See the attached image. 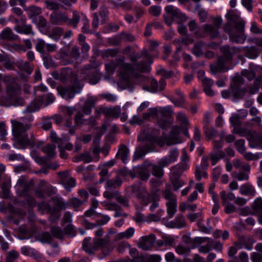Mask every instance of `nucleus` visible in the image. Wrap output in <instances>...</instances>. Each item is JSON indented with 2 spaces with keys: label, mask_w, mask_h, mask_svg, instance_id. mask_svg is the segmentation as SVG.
Returning <instances> with one entry per match:
<instances>
[{
  "label": "nucleus",
  "mask_w": 262,
  "mask_h": 262,
  "mask_svg": "<svg viewBox=\"0 0 262 262\" xmlns=\"http://www.w3.org/2000/svg\"><path fill=\"white\" fill-rule=\"evenodd\" d=\"M165 11L173 17H179L182 15L181 11L172 5H168L165 7Z\"/></svg>",
  "instance_id": "38"
},
{
  "label": "nucleus",
  "mask_w": 262,
  "mask_h": 262,
  "mask_svg": "<svg viewBox=\"0 0 262 262\" xmlns=\"http://www.w3.org/2000/svg\"><path fill=\"white\" fill-rule=\"evenodd\" d=\"M47 44L45 41L41 39H38L37 43L36 44V50L41 54H43L45 52V49H46Z\"/></svg>",
  "instance_id": "48"
},
{
  "label": "nucleus",
  "mask_w": 262,
  "mask_h": 262,
  "mask_svg": "<svg viewBox=\"0 0 262 262\" xmlns=\"http://www.w3.org/2000/svg\"><path fill=\"white\" fill-rule=\"evenodd\" d=\"M241 50L240 48H230L228 46H224L222 47L221 51L223 53V56L218 58L216 63L210 65L211 72L213 73H216L222 71L228 70L229 68L226 67V64L231 60L232 55L240 52Z\"/></svg>",
  "instance_id": "6"
},
{
  "label": "nucleus",
  "mask_w": 262,
  "mask_h": 262,
  "mask_svg": "<svg viewBox=\"0 0 262 262\" xmlns=\"http://www.w3.org/2000/svg\"><path fill=\"white\" fill-rule=\"evenodd\" d=\"M246 51L247 56L251 58H256L258 55L254 49V48L245 47L243 48Z\"/></svg>",
  "instance_id": "63"
},
{
  "label": "nucleus",
  "mask_w": 262,
  "mask_h": 262,
  "mask_svg": "<svg viewBox=\"0 0 262 262\" xmlns=\"http://www.w3.org/2000/svg\"><path fill=\"white\" fill-rule=\"evenodd\" d=\"M68 70L66 69H62L60 73L57 72H54L52 73V75L55 79L62 80L66 78V74Z\"/></svg>",
  "instance_id": "52"
},
{
  "label": "nucleus",
  "mask_w": 262,
  "mask_h": 262,
  "mask_svg": "<svg viewBox=\"0 0 262 262\" xmlns=\"http://www.w3.org/2000/svg\"><path fill=\"white\" fill-rule=\"evenodd\" d=\"M106 190L103 193V196L108 199H116L119 194V192L117 190L105 188Z\"/></svg>",
  "instance_id": "41"
},
{
  "label": "nucleus",
  "mask_w": 262,
  "mask_h": 262,
  "mask_svg": "<svg viewBox=\"0 0 262 262\" xmlns=\"http://www.w3.org/2000/svg\"><path fill=\"white\" fill-rule=\"evenodd\" d=\"M28 15L30 17L33 18L41 13V9L37 6H31L28 9Z\"/></svg>",
  "instance_id": "44"
},
{
  "label": "nucleus",
  "mask_w": 262,
  "mask_h": 262,
  "mask_svg": "<svg viewBox=\"0 0 262 262\" xmlns=\"http://www.w3.org/2000/svg\"><path fill=\"white\" fill-rule=\"evenodd\" d=\"M47 90V87L43 84L39 85L35 88L34 94L37 98H36L34 101H32L24 111V113L29 114L28 116V121L30 122L33 120V116L30 114V113L39 110L41 105L43 104V98L39 93L45 92Z\"/></svg>",
  "instance_id": "9"
},
{
  "label": "nucleus",
  "mask_w": 262,
  "mask_h": 262,
  "mask_svg": "<svg viewBox=\"0 0 262 262\" xmlns=\"http://www.w3.org/2000/svg\"><path fill=\"white\" fill-rule=\"evenodd\" d=\"M189 160V157L186 152L185 149H183L182 150V154L181 157V165H176V166L172 167V172H175L176 169L179 167V168L182 171L187 169L189 167V165L187 164V162Z\"/></svg>",
  "instance_id": "19"
},
{
  "label": "nucleus",
  "mask_w": 262,
  "mask_h": 262,
  "mask_svg": "<svg viewBox=\"0 0 262 262\" xmlns=\"http://www.w3.org/2000/svg\"><path fill=\"white\" fill-rule=\"evenodd\" d=\"M81 17L79 13L77 11L74 10L73 11V17L69 20V23L74 28H76Z\"/></svg>",
  "instance_id": "46"
},
{
  "label": "nucleus",
  "mask_w": 262,
  "mask_h": 262,
  "mask_svg": "<svg viewBox=\"0 0 262 262\" xmlns=\"http://www.w3.org/2000/svg\"><path fill=\"white\" fill-rule=\"evenodd\" d=\"M36 24L39 31L43 34H46L49 30L46 19L42 16H39L36 18Z\"/></svg>",
  "instance_id": "24"
},
{
  "label": "nucleus",
  "mask_w": 262,
  "mask_h": 262,
  "mask_svg": "<svg viewBox=\"0 0 262 262\" xmlns=\"http://www.w3.org/2000/svg\"><path fill=\"white\" fill-rule=\"evenodd\" d=\"M123 54L127 55L130 58V61L133 62V66L131 64L133 69L137 70V72L141 75L142 73L148 72L150 68L148 63H151L152 61L150 55L147 54L146 52H143L142 55L144 56L146 61H142L141 63H135V62L140 58L139 54L135 53L133 52L132 49L130 47H127L123 50Z\"/></svg>",
  "instance_id": "4"
},
{
  "label": "nucleus",
  "mask_w": 262,
  "mask_h": 262,
  "mask_svg": "<svg viewBox=\"0 0 262 262\" xmlns=\"http://www.w3.org/2000/svg\"><path fill=\"white\" fill-rule=\"evenodd\" d=\"M98 238H94L93 243H91V238H84L82 243L83 249L89 254H92L98 249Z\"/></svg>",
  "instance_id": "14"
},
{
  "label": "nucleus",
  "mask_w": 262,
  "mask_h": 262,
  "mask_svg": "<svg viewBox=\"0 0 262 262\" xmlns=\"http://www.w3.org/2000/svg\"><path fill=\"white\" fill-rule=\"evenodd\" d=\"M261 79L256 78L254 81L253 85L249 89V93L251 94H254L258 92L259 89Z\"/></svg>",
  "instance_id": "50"
},
{
  "label": "nucleus",
  "mask_w": 262,
  "mask_h": 262,
  "mask_svg": "<svg viewBox=\"0 0 262 262\" xmlns=\"http://www.w3.org/2000/svg\"><path fill=\"white\" fill-rule=\"evenodd\" d=\"M82 22L83 23V27L82 28V32L84 33L90 32L89 29V22L86 16L83 15L82 13L81 14Z\"/></svg>",
  "instance_id": "58"
},
{
  "label": "nucleus",
  "mask_w": 262,
  "mask_h": 262,
  "mask_svg": "<svg viewBox=\"0 0 262 262\" xmlns=\"http://www.w3.org/2000/svg\"><path fill=\"white\" fill-rule=\"evenodd\" d=\"M11 187L10 180L5 181L2 186V190L3 192V197L7 198L9 196V189Z\"/></svg>",
  "instance_id": "42"
},
{
  "label": "nucleus",
  "mask_w": 262,
  "mask_h": 262,
  "mask_svg": "<svg viewBox=\"0 0 262 262\" xmlns=\"http://www.w3.org/2000/svg\"><path fill=\"white\" fill-rule=\"evenodd\" d=\"M253 208L256 212L262 210V199L260 198L256 199L254 202Z\"/></svg>",
  "instance_id": "64"
},
{
  "label": "nucleus",
  "mask_w": 262,
  "mask_h": 262,
  "mask_svg": "<svg viewBox=\"0 0 262 262\" xmlns=\"http://www.w3.org/2000/svg\"><path fill=\"white\" fill-rule=\"evenodd\" d=\"M135 229L133 227H129L124 232H120L116 235L115 240L116 241L125 238L129 239L134 234Z\"/></svg>",
  "instance_id": "23"
},
{
  "label": "nucleus",
  "mask_w": 262,
  "mask_h": 262,
  "mask_svg": "<svg viewBox=\"0 0 262 262\" xmlns=\"http://www.w3.org/2000/svg\"><path fill=\"white\" fill-rule=\"evenodd\" d=\"M63 29L58 27L53 28L50 32H48V36L55 41H58L63 35Z\"/></svg>",
  "instance_id": "26"
},
{
  "label": "nucleus",
  "mask_w": 262,
  "mask_h": 262,
  "mask_svg": "<svg viewBox=\"0 0 262 262\" xmlns=\"http://www.w3.org/2000/svg\"><path fill=\"white\" fill-rule=\"evenodd\" d=\"M12 126V133L17 143L21 146H33L34 144V137L29 139L26 134L30 127L31 125L28 123H22L16 120L11 121Z\"/></svg>",
  "instance_id": "3"
},
{
  "label": "nucleus",
  "mask_w": 262,
  "mask_h": 262,
  "mask_svg": "<svg viewBox=\"0 0 262 262\" xmlns=\"http://www.w3.org/2000/svg\"><path fill=\"white\" fill-rule=\"evenodd\" d=\"M83 115L82 113L78 112L75 117V122L77 125H88L89 127H93L95 123V121L93 118H90L88 120L82 119Z\"/></svg>",
  "instance_id": "18"
},
{
  "label": "nucleus",
  "mask_w": 262,
  "mask_h": 262,
  "mask_svg": "<svg viewBox=\"0 0 262 262\" xmlns=\"http://www.w3.org/2000/svg\"><path fill=\"white\" fill-rule=\"evenodd\" d=\"M162 194L163 198L168 201L167 203L177 202L176 196L171 191L170 186L166 185L165 190Z\"/></svg>",
  "instance_id": "30"
},
{
  "label": "nucleus",
  "mask_w": 262,
  "mask_h": 262,
  "mask_svg": "<svg viewBox=\"0 0 262 262\" xmlns=\"http://www.w3.org/2000/svg\"><path fill=\"white\" fill-rule=\"evenodd\" d=\"M174 242V239L171 236H165L162 239L161 245H164L165 246H171L173 245Z\"/></svg>",
  "instance_id": "62"
},
{
  "label": "nucleus",
  "mask_w": 262,
  "mask_h": 262,
  "mask_svg": "<svg viewBox=\"0 0 262 262\" xmlns=\"http://www.w3.org/2000/svg\"><path fill=\"white\" fill-rule=\"evenodd\" d=\"M133 193L140 199H143L146 193L145 188L140 185H135L133 188Z\"/></svg>",
  "instance_id": "33"
},
{
  "label": "nucleus",
  "mask_w": 262,
  "mask_h": 262,
  "mask_svg": "<svg viewBox=\"0 0 262 262\" xmlns=\"http://www.w3.org/2000/svg\"><path fill=\"white\" fill-rule=\"evenodd\" d=\"M245 159L248 161L256 160L258 159L260 156L262 155L261 153L253 154L251 152H245L242 154Z\"/></svg>",
  "instance_id": "47"
},
{
  "label": "nucleus",
  "mask_w": 262,
  "mask_h": 262,
  "mask_svg": "<svg viewBox=\"0 0 262 262\" xmlns=\"http://www.w3.org/2000/svg\"><path fill=\"white\" fill-rule=\"evenodd\" d=\"M179 153L177 149H172L169 151V155L159 161L158 164L162 167L168 166L171 163L177 161Z\"/></svg>",
  "instance_id": "13"
},
{
  "label": "nucleus",
  "mask_w": 262,
  "mask_h": 262,
  "mask_svg": "<svg viewBox=\"0 0 262 262\" xmlns=\"http://www.w3.org/2000/svg\"><path fill=\"white\" fill-rule=\"evenodd\" d=\"M46 8L50 10H55L59 9V4L55 1H46L45 2Z\"/></svg>",
  "instance_id": "55"
},
{
  "label": "nucleus",
  "mask_w": 262,
  "mask_h": 262,
  "mask_svg": "<svg viewBox=\"0 0 262 262\" xmlns=\"http://www.w3.org/2000/svg\"><path fill=\"white\" fill-rule=\"evenodd\" d=\"M171 182L173 185L174 190L177 191L184 185V182L179 179L171 178Z\"/></svg>",
  "instance_id": "56"
},
{
  "label": "nucleus",
  "mask_w": 262,
  "mask_h": 262,
  "mask_svg": "<svg viewBox=\"0 0 262 262\" xmlns=\"http://www.w3.org/2000/svg\"><path fill=\"white\" fill-rule=\"evenodd\" d=\"M159 135V131L156 129L147 128L143 130L138 136V140L142 141H148L152 144L156 141Z\"/></svg>",
  "instance_id": "11"
},
{
  "label": "nucleus",
  "mask_w": 262,
  "mask_h": 262,
  "mask_svg": "<svg viewBox=\"0 0 262 262\" xmlns=\"http://www.w3.org/2000/svg\"><path fill=\"white\" fill-rule=\"evenodd\" d=\"M176 252L179 255H189L190 249L186 246L182 245H178L176 248Z\"/></svg>",
  "instance_id": "43"
},
{
  "label": "nucleus",
  "mask_w": 262,
  "mask_h": 262,
  "mask_svg": "<svg viewBox=\"0 0 262 262\" xmlns=\"http://www.w3.org/2000/svg\"><path fill=\"white\" fill-rule=\"evenodd\" d=\"M50 17L51 23L55 25H62L69 20L66 12H55L52 13Z\"/></svg>",
  "instance_id": "17"
},
{
  "label": "nucleus",
  "mask_w": 262,
  "mask_h": 262,
  "mask_svg": "<svg viewBox=\"0 0 262 262\" xmlns=\"http://www.w3.org/2000/svg\"><path fill=\"white\" fill-rule=\"evenodd\" d=\"M87 71H90V72H88V74L90 73H93V74L91 76H90L89 75H87L85 77H84L85 80L88 81L89 83L92 84H96L99 80L97 77V75L95 73V71L96 70L94 69H92L91 68V66H88L85 68V72H86Z\"/></svg>",
  "instance_id": "25"
},
{
  "label": "nucleus",
  "mask_w": 262,
  "mask_h": 262,
  "mask_svg": "<svg viewBox=\"0 0 262 262\" xmlns=\"http://www.w3.org/2000/svg\"><path fill=\"white\" fill-rule=\"evenodd\" d=\"M237 151L241 154H244L245 151V141L243 139H239L236 140L234 143Z\"/></svg>",
  "instance_id": "51"
},
{
  "label": "nucleus",
  "mask_w": 262,
  "mask_h": 262,
  "mask_svg": "<svg viewBox=\"0 0 262 262\" xmlns=\"http://www.w3.org/2000/svg\"><path fill=\"white\" fill-rule=\"evenodd\" d=\"M239 192L242 194L246 195L254 196L255 194V190L253 186L248 184L242 185L239 188Z\"/></svg>",
  "instance_id": "29"
},
{
  "label": "nucleus",
  "mask_w": 262,
  "mask_h": 262,
  "mask_svg": "<svg viewBox=\"0 0 262 262\" xmlns=\"http://www.w3.org/2000/svg\"><path fill=\"white\" fill-rule=\"evenodd\" d=\"M240 243L243 244L246 249L248 250H251L252 249L253 241L252 238L246 236L241 237L237 241V245Z\"/></svg>",
  "instance_id": "31"
},
{
  "label": "nucleus",
  "mask_w": 262,
  "mask_h": 262,
  "mask_svg": "<svg viewBox=\"0 0 262 262\" xmlns=\"http://www.w3.org/2000/svg\"><path fill=\"white\" fill-rule=\"evenodd\" d=\"M203 27L204 33L208 34L210 37L214 38L219 36V32L217 29L215 28L212 25L205 24Z\"/></svg>",
  "instance_id": "28"
},
{
  "label": "nucleus",
  "mask_w": 262,
  "mask_h": 262,
  "mask_svg": "<svg viewBox=\"0 0 262 262\" xmlns=\"http://www.w3.org/2000/svg\"><path fill=\"white\" fill-rule=\"evenodd\" d=\"M39 240L43 243H49L52 241V236L48 232H43L40 235Z\"/></svg>",
  "instance_id": "54"
},
{
  "label": "nucleus",
  "mask_w": 262,
  "mask_h": 262,
  "mask_svg": "<svg viewBox=\"0 0 262 262\" xmlns=\"http://www.w3.org/2000/svg\"><path fill=\"white\" fill-rule=\"evenodd\" d=\"M96 98L93 97H89L85 102L82 108V112L86 115H90L92 108L94 107L96 102Z\"/></svg>",
  "instance_id": "22"
},
{
  "label": "nucleus",
  "mask_w": 262,
  "mask_h": 262,
  "mask_svg": "<svg viewBox=\"0 0 262 262\" xmlns=\"http://www.w3.org/2000/svg\"><path fill=\"white\" fill-rule=\"evenodd\" d=\"M19 253L15 250L10 251L6 259V262H14L19 256Z\"/></svg>",
  "instance_id": "49"
},
{
  "label": "nucleus",
  "mask_w": 262,
  "mask_h": 262,
  "mask_svg": "<svg viewBox=\"0 0 262 262\" xmlns=\"http://www.w3.org/2000/svg\"><path fill=\"white\" fill-rule=\"evenodd\" d=\"M186 127L187 125L173 126L172 128L169 137L166 140V144L168 145H171L181 143L182 140L180 135L182 133L185 136H188V132Z\"/></svg>",
  "instance_id": "10"
},
{
  "label": "nucleus",
  "mask_w": 262,
  "mask_h": 262,
  "mask_svg": "<svg viewBox=\"0 0 262 262\" xmlns=\"http://www.w3.org/2000/svg\"><path fill=\"white\" fill-rule=\"evenodd\" d=\"M79 92V91H77L75 87L72 86L62 89L61 94L66 100H70L74 97L76 93Z\"/></svg>",
  "instance_id": "21"
},
{
  "label": "nucleus",
  "mask_w": 262,
  "mask_h": 262,
  "mask_svg": "<svg viewBox=\"0 0 262 262\" xmlns=\"http://www.w3.org/2000/svg\"><path fill=\"white\" fill-rule=\"evenodd\" d=\"M163 167L161 166L159 164V165H154L153 169V174L158 178H161L163 175V170L162 168Z\"/></svg>",
  "instance_id": "61"
},
{
  "label": "nucleus",
  "mask_w": 262,
  "mask_h": 262,
  "mask_svg": "<svg viewBox=\"0 0 262 262\" xmlns=\"http://www.w3.org/2000/svg\"><path fill=\"white\" fill-rule=\"evenodd\" d=\"M228 23L224 30L229 36L231 41L243 43L246 40L244 33L245 21L240 17V13L235 10H230L226 15Z\"/></svg>",
  "instance_id": "1"
},
{
  "label": "nucleus",
  "mask_w": 262,
  "mask_h": 262,
  "mask_svg": "<svg viewBox=\"0 0 262 262\" xmlns=\"http://www.w3.org/2000/svg\"><path fill=\"white\" fill-rule=\"evenodd\" d=\"M207 244L204 246H201L198 247V250L200 253H207L212 250L213 247V241L209 238L208 241L206 242Z\"/></svg>",
  "instance_id": "39"
},
{
  "label": "nucleus",
  "mask_w": 262,
  "mask_h": 262,
  "mask_svg": "<svg viewBox=\"0 0 262 262\" xmlns=\"http://www.w3.org/2000/svg\"><path fill=\"white\" fill-rule=\"evenodd\" d=\"M167 211L169 217H172L176 212L177 202L167 203Z\"/></svg>",
  "instance_id": "45"
},
{
  "label": "nucleus",
  "mask_w": 262,
  "mask_h": 262,
  "mask_svg": "<svg viewBox=\"0 0 262 262\" xmlns=\"http://www.w3.org/2000/svg\"><path fill=\"white\" fill-rule=\"evenodd\" d=\"M188 27L190 31L193 32L198 36L201 37L198 31V27L195 20H191L188 24Z\"/></svg>",
  "instance_id": "60"
},
{
  "label": "nucleus",
  "mask_w": 262,
  "mask_h": 262,
  "mask_svg": "<svg viewBox=\"0 0 262 262\" xmlns=\"http://www.w3.org/2000/svg\"><path fill=\"white\" fill-rule=\"evenodd\" d=\"M166 85V82L163 79H161L159 83L155 79H152L150 81V85L144 88V89L151 93H156L163 91Z\"/></svg>",
  "instance_id": "16"
},
{
  "label": "nucleus",
  "mask_w": 262,
  "mask_h": 262,
  "mask_svg": "<svg viewBox=\"0 0 262 262\" xmlns=\"http://www.w3.org/2000/svg\"><path fill=\"white\" fill-rule=\"evenodd\" d=\"M122 183V180L119 178L117 177L115 180H108L106 183L105 188L114 190L117 187L120 186Z\"/></svg>",
  "instance_id": "36"
},
{
  "label": "nucleus",
  "mask_w": 262,
  "mask_h": 262,
  "mask_svg": "<svg viewBox=\"0 0 262 262\" xmlns=\"http://www.w3.org/2000/svg\"><path fill=\"white\" fill-rule=\"evenodd\" d=\"M171 223L173 224L172 227L177 228H182L186 226L185 218L182 215H178Z\"/></svg>",
  "instance_id": "35"
},
{
  "label": "nucleus",
  "mask_w": 262,
  "mask_h": 262,
  "mask_svg": "<svg viewBox=\"0 0 262 262\" xmlns=\"http://www.w3.org/2000/svg\"><path fill=\"white\" fill-rule=\"evenodd\" d=\"M160 200V198L159 194L156 192H151L148 194L147 199L143 201L145 205L151 203L149 206V210L151 212L156 211L155 213H150L148 215L149 219L152 221H159L164 212V210L159 207V201Z\"/></svg>",
  "instance_id": "8"
},
{
  "label": "nucleus",
  "mask_w": 262,
  "mask_h": 262,
  "mask_svg": "<svg viewBox=\"0 0 262 262\" xmlns=\"http://www.w3.org/2000/svg\"><path fill=\"white\" fill-rule=\"evenodd\" d=\"M15 30L19 33H24L26 34H34L32 30V26L30 25H24L23 26H16L15 27Z\"/></svg>",
  "instance_id": "37"
},
{
  "label": "nucleus",
  "mask_w": 262,
  "mask_h": 262,
  "mask_svg": "<svg viewBox=\"0 0 262 262\" xmlns=\"http://www.w3.org/2000/svg\"><path fill=\"white\" fill-rule=\"evenodd\" d=\"M205 43L203 41L196 43L192 49V53L196 57H200L203 54V48Z\"/></svg>",
  "instance_id": "32"
},
{
  "label": "nucleus",
  "mask_w": 262,
  "mask_h": 262,
  "mask_svg": "<svg viewBox=\"0 0 262 262\" xmlns=\"http://www.w3.org/2000/svg\"><path fill=\"white\" fill-rule=\"evenodd\" d=\"M232 133L233 134H237L241 137H245L248 135V131L244 128L239 127L238 126H234L232 131Z\"/></svg>",
  "instance_id": "57"
},
{
  "label": "nucleus",
  "mask_w": 262,
  "mask_h": 262,
  "mask_svg": "<svg viewBox=\"0 0 262 262\" xmlns=\"http://www.w3.org/2000/svg\"><path fill=\"white\" fill-rule=\"evenodd\" d=\"M129 150L124 145H120L116 156L120 158L123 163H126L128 161Z\"/></svg>",
  "instance_id": "27"
},
{
  "label": "nucleus",
  "mask_w": 262,
  "mask_h": 262,
  "mask_svg": "<svg viewBox=\"0 0 262 262\" xmlns=\"http://www.w3.org/2000/svg\"><path fill=\"white\" fill-rule=\"evenodd\" d=\"M1 38L4 39L13 40L17 38V35H15L11 29L9 28H5L1 33Z\"/></svg>",
  "instance_id": "34"
},
{
  "label": "nucleus",
  "mask_w": 262,
  "mask_h": 262,
  "mask_svg": "<svg viewBox=\"0 0 262 262\" xmlns=\"http://www.w3.org/2000/svg\"><path fill=\"white\" fill-rule=\"evenodd\" d=\"M62 184L66 189H69L76 186V180L74 178L70 177L67 181L63 182Z\"/></svg>",
  "instance_id": "53"
},
{
  "label": "nucleus",
  "mask_w": 262,
  "mask_h": 262,
  "mask_svg": "<svg viewBox=\"0 0 262 262\" xmlns=\"http://www.w3.org/2000/svg\"><path fill=\"white\" fill-rule=\"evenodd\" d=\"M221 197L223 205L225 207V211L227 213H231L235 211L236 207L233 204L226 201V192L222 191L221 192Z\"/></svg>",
  "instance_id": "20"
},
{
  "label": "nucleus",
  "mask_w": 262,
  "mask_h": 262,
  "mask_svg": "<svg viewBox=\"0 0 262 262\" xmlns=\"http://www.w3.org/2000/svg\"><path fill=\"white\" fill-rule=\"evenodd\" d=\"M33 187V181H28L24 177H20L15 186L17 194L24 198L26 203H20V205L24 206L28 205L29 207H34L36 204L35 200L30 196L29 191Z\"/></svg>",
  "instance_id": "5"
},
{
  "label": "nucleus",
  "mask_w": 262,
  "mask_h": 262,
  "mask_svg": "<svg viewBox=\"0 0 262 262\" xmlns=\"http://www.w3.org/2000/svg\"><path fill=\"white\" fill-rule=\"evenodd\" d=\"M98 249H100L105 256L108 255L115 247V244L111 243L110 240L104 238H98Z\"/></svg>",
  "instance_id": "15"
},
{
  "label": "nucleus",
  "mask_w": 262,
  "mask_h": 262,
  "mask_svg": "<svg viewBox=\"0 0 262 262\" xmlns=\"http://www.w3.org/2000/svg\"><path fill=\"white\" fill-rule=\"evenodd\" d=\"M19 90L12 85L7 87L6 96L0 97V105L9 107L11 105L18 106L24 104V99L18 96Z\"/></svg>",
  "instance_id": "7"
},
{
  "label": "nucleus",
  "mask_w": 262,
  "mask_h": 262,
  "mask_svg": "<svg viewBox=\"0 0 262 262\" xmlns=\"http://www.w3.org/2000/svg\"><path fill=\"white\" fill-rule=\"evenodd\" d=\"M55 149L56 146L54 144H47L42 148L43 152L50 157H53L55 154Z\"/></svg>",
  "instance_id": "40"
},
{
  "label": "nucleus",
  "mask_w": 262,
  "mask_h": 262,
  "mask_svg": "<svg viewBox=\"0 0 262 262\" xmlns=\"http://www.w3.org/2000/svg\"><path fill=\"white\" fill-rule=\"evenodd\" d=\"M155 240L156 236L152 234L148 236H142L140 238L138 246L143 250H151L154 246Z\"/></svg>",
  "instance_id": "12"
},
{
  "label": "nucleus",
  "mask_w": 262,
  "mask_h": 262,
  "mask_svg": "<svg viewBox=\"0 0 262 262\" xmlns=\"http://www.w3.org/2000/svg\"><path fill=\"white\" fill-rule=\"evenodd\" d=\"M118 68V73L119 76L126 82L129 79H135L136 82L141 83L147 80L146 77L140 75L135 69H133L130 64L125 62V58H118L115 61L105 64V69L108 74L113 73Z\"/></svg>",
  "instance_id": "2"
},
{
  "label": "nucleus",
  "mask_w": 262,
  "mask_h": 262,
  "mask_svg": "<svg viewBox=\"0 0 262 262\" xmlns=\"http://www.w3.org/2000/svg\"><path fill=\"white\" fill-rule=\"evenodd\" d=\"M51 233L54 237L58 238H62L63 236V232L59 227H53L51 229Z\"/></svg>",
  "instance_id": "59"
}]
</instances>
